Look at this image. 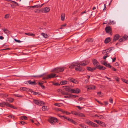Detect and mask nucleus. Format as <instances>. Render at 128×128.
Wrapping results in <instances>:
<instances>
[{
	"mask_svg": "<svg viewBox=\"0 0 128 128\" xmlns=\"http://www.w3.org/2000/svg\"><path fill=\"white\" fill-rule=\"evenodd\" d=\"M64 70V68H57L54 69L52 72L58 73L59 72H63Z\"/></svg>",
	"mask_w": 128,
	"mask_h": 128,
	"instance_id": "nucleus-1",
	"label": "nucleus"
},
{
	"mask_svg": "<svg viewBox=\"0 0 128 128\" xmlns=\"http://www.w3.org/2000/svg\"><path fill=\"white\" fill-rule=\"evenodd\" d=\"M72 114L76 116L82 117H85V116L83 114L79 112L78 113L76 112L72 111L71 112Z\"/></svg>",
	"mask_w": 128,
	"mask_h": 128,
	"instance_id": "nucleus-2",
	"label": "nucleus"
},
{
	"mask_svg": "<svg viewBox=\"0 0 128 128\" xmlns=\"http://www.w3.org/2000/svg\"><path fill=\"white\" fill-rule=\"evenodd\" d=\"M49 122L52 124L54 125L55 123L57 122L58 120V119L54 117H52L50 118L49 120Z\"/></svg>",
	"mask_w": 128,
	"mask_h": 128,
	"instance_id": "nucleus-3",
	"label": "nucleus"
},
{
	"mask_svg": "<svg viewBox=\"0 0 128 128\" xmlns=\"http://www.w3.org/2000/svg\"><path fill=\"white\" fill-rule=\"evenodd\" d=\"M34 102L35 104L40 106H42L45 104L43 102L36 100H34Z\"/></svg>",
	"mask_w": 128,
	"mask_h": 128,
	"instance_id": "nucleus-4",
	"label": "nucleus"
},
{
	"mask_svg": "<svg viewBox=\"0 0 128 128\" xmlns=\"http://www.w3.org/2000/svg\"><path fill=\"white\" fill-rule=\"evenodd\" d=\"M90 62V61L88 60H87L86 61H83L82 62L80 63L81 66H86Z\"/></svg>",
	"mask_w": 128,
	"mask_h": 128,
	"instance_id": "nucleus-5",
	"label": "nucleus"
},
{
	"mask_svg": "<svg viewBox=\"0 0 128 128\" xmlns=\"http://www.w3.org/2000/svg\"><path fill=\"white\" fill-rule=\"evenodd\" d=\"M63 88L66 91L71 93L72 89L69 86H63Z\"/></svg>",
	"mask_w": 128,
	"mask_h": 128,
	"instance_id": "nucleus-6",
	"label": "nucleus"
},
{
	"mask_svg": "<svg viewBox=\"0 0 128 128\" xmlns=\"http://www.w3.org/2000/svg\"><path fill=\"white\" fill-rule=\"evenodd\" d=\"M48 79L50 78H56L58 77V76H56V74H51L47 76Z\"/></svg>",
	"mask_w": 128,
	"mask_h": 128,
	"instance_id": "nucleus-7",
	"label": "nucleus"
},
{
	"mask_svg": "<svg viewBox=\"0 0 128 128\" xmlns=\"http://www.w3.org/2000/svg\"><path fill=\"white\" fill-rule=\"evenodd\" d=\"M92 62L94 66L95 67V68H96V69L99 65V63L95 59L93 60Z\"/></svg>",
	"mask_w": 128,
	"mask_h": 128,
	"instance_id": "nucleus-8",
	"label": "nucleus"
},
{
	"mask_svg": "<svg viewBox=\"0 0 128 128\" xmlns=\"http://www.w3.org/2000/svg\"><path fill=\"white\" fill-rule=\"evenodd\" d=\"M80 92V90L78 88H76V90L72 89V90L71 93L78 94Z\"/></svg>",
	"mask_w": 128,
	"mask_h": 128,
	"instance_id": "nucleus-9",
	"label": "nucleus"
},
{
	"mask_svg": "<svg viewBox=\"0 0 128 128\" xmlns=\"http://www.w3.org/2000/svg\"><path fill=\"white\" fill-rule=\"evenodd\" d=\"M68 80L70 82L73 83L74 84H78V81L72 78H69Z\"/></svg>",
	"mask_w": 128,
	"mask_h": 128,
	"instance_id": "nucleus-10",
	"label": "nucleus"
},
{
	"mask_svg": "<svg viewBox=\"0 0 128 128\" xmlns=\"http://www.w3.org/2000/svg\"><path fill=\"white\" fill-rule=\"evenodd\" d=\"M42 13H47L50 12V8H41Z\"/></svg>",
	"mask_w": 128,
	"mask_h": 128,
	"instance_id": "nucleus-11",
	"label": "nucleus"
},
{
	"mask_svg": "<svg viewBox=\"0 0 128 128\" xmlns=\"http://www.w3.org/2000/svg\"><path fill=\"white\" fill-rule=\"evenodd\" d=\"M120 36V35L118 34H117L115 35L114 36V38L113 39V42H115L116 41L118 40V39Z\"/></svg>",
	"mask_w": 128,
	"mask_h": 128,
	"instance_id": "nucleus-12",
	"label": "nucleus"
},
{
	"mask_svg": "<svg viewBox=\"0 0 128 128\" xmlns=\"http://www.w3.org/2000/svg\"><path fill=\"white\" fill-rule=\"evenodd\" d=\"M105 30L107 33H109L112 31V28L110 26L106 27L105 28Z\"/></svg>",
	"mask_w": 128,
	"mask_h": 128,
	"instance_id": "nucleus-13",
	"label": "nucleus"
},
{
	"mask_svg": "<svg viewBox=\"0 0 128 128\" xmlns=\"http://www.w3.org/2000/svg\"><path fill=\"white\" fill-rule=\"evenodd\" d=\"M87 70L89 71L93 72L94 70H96V68H92L90 67H88L87 68Z\"/></svg>",
	"mask_w": 128,
	"mask_h": 128,
	"instance_id": "nucleus-14",
	"label": "nucleus"
},
{
	"mask_svg": "<svg viewBox=\"0 0 128 128\" xmlns=\"http://www.w3.org/2000/svg\"><path fill=\"white\" fill-rule=\"evenodd\" d=\"M34 10L36 13H42L41 8H34Z\"/></svg>",
	"mask_w": 128,
	"mask_h": 128,
	"instance_id": "nucleus-15",
	"label": "nucleus"
},
{
	"mask_svg": "<svg viewBox=\"0 0 128 128\" xmlns=\"http://www.w3.org/2000/svg\"><path fill=\"white\" fill-rule=\"evenodd\" d=\"M21 90H23V91L28 92L29 91H30L31 89H30L28 88H20Z\"/></svg>",
	"mask_w": 128,
	"mask_h": 128,
	"instance_id": "nucleus-16",
	"label": "nucleus"
},
{
	"mask_svg": "<svg viewBox=\"0 0 128 128\" xmlns=\"http://www.w3.org/2000/svg\"><path fill=\"white\" fill-rule=\"evenodd\" d=\"M128 38V37H127L125 36V35H124V36L122 38H120V39L119 40V41L120 42H122L123 41L126 40H127V38Z\"/></svg>",
	"mask_w": 128,
	"mask_h": 128,
	"instance_id": "nucleus-17",
	"label": "nucleus"
},
{
	"mask_svg": "<svg viewBox=\"0 0 128 128\" xmlns=\"http://www.w3.org/2000/svg\"><path fill=\"white\" fill-rule=\"evenodd\" d=\"M67 120H68L71 123H72L75 124H76L77 123L75 122V121H74L73 120L69 118H67L66 117L65 118Z\"/></svg>",
	"mask_w": 128,
	"mask_h": 128,
	"instance_id": "nucleus-18",
	"label": "nucleus"
},
{
	"mask_svg": "<svg viewBox=\"0 0 128 128\" xmlns=\"http://www.w3.org/2000/svg\"><path fill=\"white\" fill-rule=\"evenodd\" d=\"M96 86H94L91 85L89 86L87 88L88 90H93L96 89Z\"/></svg>",
	"mask_w": 128,
	"mask_h": 128,
	"instance_id": "nucleus-19",
	"label": "nucleus"
},
{
	"mask_svg": "<svg viewBox=\"0 0 128 128\" xmlns=\"http://www.w3.org/2000/svg\"><path fill=\"white\" fill-rule=\"evenodd\" d=\"M103 64L106 67L109 68H110L112 67L110 64H108L106 62H104Z\"/></svg>",
	"mask_w": 128,
	"mask_h": 128,
	"instance_id": "nucleus-20",
	"label": "nucleus"
},
{
	"mask_svg": "<svg viewBox=\"0 0 128 128\" xmlns=\"http://www.w3.org/2000/svg\"><path fill=\"white\" fill-rule=\"evenodd\" d=\"M96 68H97L98 69H99L100 70H104L106 69V68L105 67H104L103 66H100L99 65L98 66V67Z\"/></svg>",
	"mask_w": 128,
	"mask_h": 128,
	"instance_id": "nucleus-21",
	"label": "nucleus"
},
{
	"mask_svg": "<svg viewBox=\"0 0 128 128\" xmlns=\"http://www.w3.org/2000/svg\"><path fill=\"white\" fill-rule=\"evenodd\" d=\"M10 3H11V4H12V5L14 6H19V5H18V4L17 2H16L14 1L10 0Z\"/></svg>",
	"mask_w": 128,
	"mask_h": 128,
	"instance_id": "nucleus-22",
	"label": "nucleus"
},
{
	"mask_svg": "<svg viewBox=\"0 0 128 128\" xmlns=\"http://www.w3.org/2000/svg\"><path fill=\"white\" fill-rule=\"evenodd\" d=\"M111 38H106L104 41V43L107 44L110 42L111 40Z\"/></svg>",
	"mask_w": 128,
	"mask_h": 128,
	"instance_id": "nucleus-23",
	"label": "nucleus"
},
{
	"mask_svg": "<svg viewBox=\"0 0 128 128\" xmlns=\"http://www.w3.org/2000/svg\"><path fill=\"white\" fill-rule=\"evenodd\" d=\"M5 33L6 34H10V32L8 29L4 28L2 29Z\"/></svg>",
	"mask_w": 128,
	"mask_h": 128,
	"instance_id": "nucleus-24",
	"label": "nucleus"
},
{
	"mask_svg": "<svg viewBox=\"0 0 128 128\" xmlns=\"http://www.w3.org/2000/svg\"><path fill=\"white\" fill-rule=\"evenodd\" d=\"M27 82H28L30 84L32 85H36L37 84L35 82H32L31 80L28 81Z\"/></svg>",
	"mask_w": 128,
	"mask_h": 128,
	"instance_id": "nucleus-25",
	"label": "nucleus"
},
{
	"mask_svg": "<svg viewBox=\"0 0 128 128\" xmlns=\"http://www.w3.org/2000/svg\"><path fill=\"white\" fill-rule=\"evenodd\" d=\"M112 50V49H111V48H109L108 49H107L105 50V51H104L103 52V54H105V53L109 54L110 52V51Z\"/></svg>",
	"mask_w": 128,
	"mask_h": 128,
	"instance_id": "nucleus-26",
	"label": "nucleus"
},
{
	"mask_svg": "<svg viewBox=\"0 0 128 128\" xmlns=\"http://www.w3.org/2000/svg\"><path fill=\"white\" fill-rule=\"evenodd\" d=\"M76 70L77 71L82 72L84 71L83 68H76Z\"/></svg>",
	"mask_w": 128,
	"mask_h": 128,
	"instance_id": "nucleus-27",
	"label": "nucleus"
},
{
	"mask_svg": "<svg viewBox=\"0 0 128 128\" xmlns=\"http://www.w3.org/2000/svg\"><path fill=\"white\" fill-rule=\"evenodd\" d=\"M44 4H43L41 5H36L32 7V8H41L42 7V6Z\"/></svg>",
	"mask_w": 128,
	"mask_h": 128,
	"instance_id": "nucleus-28",
	"label": "nucleus"
},
{
	"mask_svg": "<svg viewBox=\"0 0 128 128\" xmlns=\"http://www.w3.org/2000/svg\"><path fill=\"white\" fill-rule=\"evenodd\" d=\"M6 100L10 103H12L13 102L14 100L12 98H7Z\"/></svg>",
	"mask_w": 128,
	"mask_h": 128,
	"instance_id": "nucleus-29",
	"label": "nucleus"
},
{
	"mask_svg": "<svg viewBox=\"0 0 128 128\" xmlns=\"http://www.w3.org/2000/svg\"><path fill=\"white\" fill-rule=\"evenodd\" d=\"M0 95L4 98H6L8 96V95L6 94H0Z\"/></svg>",
	"mask_w": 128,
	"mask_h": 128,
	"instance_id": "nucleus-30",
	"label": "nucleus"
},
{
	"mask_svg": "<svg viewBox=\"0 0 128 128\" xmlns=\"http://www.w3.org/2000/svg\"><path fill=\"white\" fill-rule=\"evenodd\" d=\"M68 82L66 81H62L60 82V84L61 85H63L66 84Z\"/></svg>",
	"mask_w": 128,
	"mask_h": 128,
	"instance_id": "nucleus-31",
	"label": "nucleus"
},
{
	"mask_svg": "<svg viewBox=\"0 0 128 128\" xmlns=\"http://www.w3.org/2000/svg\"><path fill=\"white\" fill-rule=\"evenodd\" d=\"M74 64L75 67L77 66L78 67H80L81 66L80 64V63H79L78 62H76Z\"/></svg>",
	"mask_w": 128,
	"mask_h": 128,
	"instance_id": "nucleus-32",
	"label": "nucleus"
},
{
	"mask_svg": "<svg viewBox=\"0 0 128 128\" xmlns=\"http://www.w3.org/2000/svg\"><path fill=\"white\" fill-rule=\"evenodd\" d=\"M92 122L89 120H87L86 121V124H87L89 125L90 126H91L92 124Z\"/></svg>",
	"mask_w": 128,
	"mask_h": 128,
	"instance_id": "nucleus-33",
	"label": "nucleus"
},
{
	"mask_svg": "<svg viewBox=\"0 0 128 128\" xmlns=\"http://www.w3.org/2000/svg\"><path fill=\"white\" fill-rule=\"evenodd\" d=\"M55 110L57 111L61 112H65L64 111L59 108H56Z\"/></svg>",
	"mask_w": 128,
	"mask_h": 128,
	"instance_id": "nucleus-34",
	"label": "nucleus"
},
{
	"mask_svg": "<svg viewBox=\"0 0 128 128\" xmlns=\"http://www.w3.org/2000/svg\"><path fill=\"white\" fill-rule=\"evenodd\" d=\"M65 14H62L61 15V19L62 21H64V20Z\"/></svg>",
	"mask_w": 128,
	"mask_h": 128,
	"instance_id": "nucleus-35",
	"label": "nucleus"
},
{
	"mask_svg": "<svg viewBox=\"0 0 128 128\" xmlns=\"http://www.w3.org/2000/svg\"><path fill=\"white\" fill-rule=\"evenodd\" d=\"M93 40L92 38L88 39L86 40V42H93Z\"/></svg>",
	"mask_w": 128,
	"mask_h": 128,
	"instance_id": "nucleus-36",
	"label": "nucleus"
},
{
	"mask_svg": "<svg viewBox=\"0 0 128 128\" xmlns=\"http://www.w3.org/2000/svg\"><path fill=\"white\" fill-rule=\"evenodd\" d=\"M6 103L5 102H3L2 103H0V106L3 107L4 106Z\"/></svg>",
	"mask_w": 128,
	"mask_h": 128,
	"instance_id": "nucleus-37",
	"label": "nucleus"
},
{
	"mask_svg": "<svg viewBox=\"0 0 128 128\" xmlns=\"http://www.w3.org/2000/svg\"><path fill=\"white\" fill-rule=\"evenodd\" d=\"M20 118L22 120H27L28 118L26 116H22Z\"/></svg>",
	"mask_w": 128,
	"mask_h": 128,
	"instance_id": "nucleus-38",
	"label": "nucleus"
},
{
	"mask_svg": "<svg viewBox=\"0 0 128 128\" xmlns=\"http://www.w3.org/2000/svg\"><path fill=\"white\" fill-rule=\"evenodd\" d=\"M91 126H92L95 128H97L98 127V126L97 124L93 122H92V124Z\"/></svg>",
	"mask_w": 128,
	"mask_h": 128,
	"instance_id": "nucleus-39",
	"label": "nucleus"
},
{
	"mask_svg": "<svg viewBox=\"0 0 128 128\" xmlns=\"http://www.w3.org/2000/svg\"><path fill=\"white\" fill-rule=\"evenodd\" d=\"M99 125L104 127H106V125L104 123L102 122H100V123Z\"/></svg>",
	"mask_w": 128,
	"mask_h": 128,
	"instance_id": "nucleus-40",
	"label": "nucleus"
},
{
	"mask_svg": "<svg viewBox=\"0 0 128 128\" xmlns=\"http://www.w3.org/2000/svg\"><path fill=\"white\" fill-rule=\"evenodd\" d=\"M41 35L45 38H48V35H47V34H46L44 33H42Z\"/></svg>",
	"mask_w": 128,
	"mask_h": 128,
	"instance_id": "nucleus-41",
	"label": "nucleus"
},
{
	"mask_svg": "<svg viewBox=\"0 0 128 128\" xmlns=\"http://www.w3.org/2000/svg\"><path fill=\"white\" fill-rule=\"evenodd\" d=\"M47 106H43L42 107V110L43 111H45L46 110Z\"/></svg>",
	"mask_w": 128,
	"mask_h": 128,
	"instance_id": "nucleus-42",
	"label": "nucleus"
},
{
	"mask_svg": "<svg viewBox=\"0 0 128 128\" xmlns=\"http://www.w3.org/2000/svg\"><path fill=\"white\" fill-rule=\"evenodd\" d=\"M10 15L9 14H6L5 15L4 18L5 19H7L9 18L10 17Z\"/></svg>",
	"mask_w": 128,
	"mask_h": 128,
	"instance_id": "nucleus-43",
	"label": "nucleus"
},
{
	"mask_svg": "<svg viewBox=\"0 0 128 128\" xmlns=\"http://www.w3.org/2000/svg\"><path fill=\"white\" fill-rule=\"evenodd\" d=\"M69 96H64V98H71V95L70 94H69Z\"/></svg>",
	"mask_w": 128,
	"mask_h": 128,
	"instance_id": "nucleus-44",
	"label": "nucleus"
},
{
	"mask_svg": "<svg viewBox=\"0 0 128 128\" xmlns=\"http://www.w3.org/2000/svg\"><path fill=\"white\" fill-rule=\"evenodd\" d=\"M62 94L63 95H68V93H65L63 91L62 92Z\"/></svg>",
	"mask_w": 128,
	"mask_h": 128,
	"instance_id": "nucleus-45",
	"label": "nucleus"
},
{
	"mask_svg": "<svg viewBox=\"0 0 128 128\" xmlns=\"http://www.w3.org/2000/svg\"><path fill=\"white\" fill-rule=\"evenodd\" d=\"M109 102H110L111 103V104H112L113 103V100L112 99V98H110L109 100Z\"/></svg>",
	"mask_w": 128,
	"mask_h": 128,
	"instance_id": "nucleus-46",
	"label": "nucleus"
},
{
	"mask_svg": "<svg viewBox=\"0 0 128 128\" xmlns=\"http://www.w3.org/2000/svg\"><path fill=\"white\" fill-rule=\"evenodd\" d=\"M5 105H6V106H8L10 107V108H11V106H12V104H10L8 103H6V104H5Z\"/></svg>",
	"mask_w": 128,
	"mask_h": 128,
	"instance_id": "nucleus-47",
	"label": "nucleus"
},
{
	"mask_svg": "<svg viewBox=\"0 0 128 128\" xmlns=\"http://www.w3.org/2000/svg\"><path fill=\"white\" fill-rule=\"evenodd\" d=\"M75 67L74 64L70 66L69 68L71 69H73Z\"/></svg>",
	"mask_w": 128,
	"mask_h": 128,
	"instance_id": "nucleus-48",
	"label": "nucleus"
},
{
	"mask_svg": "<svg viewBox=\"0 0 128 128\" xmlns=\"http://www.w3.org/2000/svg\"><path fill=\"white\" fill-rule=\"evenodd\" d=\"M15 96H17V97H20V98H22L23 97L22 96L20 95H18V94H16L15 95Z\"/></svg>",
	"mask_w": 128,
	"mask_h": 128,
	"instance_id": "nucleus-49",
	"label": "nucleus"
},
{
	"mask_svg": "<svg viewBox=\"0 0 128 128\" xmlns=\"http://www.w3.org/2000/svg\"><path fill=\"white\" fill-rule=\"evenodd\" d=\"M122 80L123 82H124L125 83H126L127 82V81L128 80H126L124 79H123L122 78Z\"/></svg>",
	"mask_w": 128,
	"mask_h": 128,
	"instance_id": "nucleus-50",
	"label": "nucleus"
},
{
	"mask_svg": "<svg viewBox=\"0 0 128 128\" xmlns=\"http://www.w3.org/2000/svg\"><path fill=\"white\" fill-rule=\"evenodd\" d=\"M32 92L33 93V94L34 95L40 94L38 92Z\"/></svg>",
	"mask_w": 128,
	"mask_h": 128,
	"instance_id": "nucleus-51",
	"label": "nucleus"
},
{
	"mask_svg": "<svg viewBox=\"0 0 128 128\" xmlns=\"http://www.w3.org/2000/svg\"><path fill=\"white\" fill-rule=\"evenodd\" d=\"M94 122H96L97 124H100V121L98 120H94Z\"/></svg>",
	"mask_w": 128,
	"mask_h": 128,
	"instance_id": "nucleus-52",
	"label": "nucleus"
},
{
	"mask_svg": "<svg viewBox=\"0 0 128 128\" xmlns=\"http://www.w3.org/2000/svg\"><path fill=\"white\" fill-rule=\"evenodd\" d=\"M34 124H35L36 126H39L40 125V124L39 122H35Z\"/></svg>",
	"mask_w": 128,
	"mask_h": 128,
	"instance_id": "nucleus-53",
	"label": "nucleus"
},
{
	"mask_svg": "<svg viewBox=\"0 0 128 128\" xmlns=\"http://www.w3.org/2000/svg\"><path fill=\"white\" fill-rule=\"evenodd\" d=\"M80 126L82 128H86V126L85 125L82 124H80Z\"/></svg>",
	"mask_w": 128,
	"mask_h": 128,
	"instance_id": "nucleus-54",
	"label": "nucleus"
},
{
	"mask_svg": "<svg viewBox=\"0 0 128 128\" xmlns=\"http://www.w3.org/2000/svg\"><path fill=\"white\" fill-rule=\"evenodd\" d=\"M54 105L58 107H60V104L58 103L55 104H54Z\"/></svg>",
	"mask_w": 128,
	"mask_h": 128,
	"instance_id": "nucleus-55",
	"label": "nucleus"
},
{
	"mask_svg": "<svg viewBox=\"0 0 128 128\" xmlns=\"http://www.w3.org/2000/svg\"><path fill=\"white\" fill-rule=\"evenodd\" d=\"M43 76V75H40V76H34L33 77H40H40H42V76Z\"/></svg>",
	"mask_w": 128,
	"mask_h": 128,
	"instance_id": "nucleus-56",
	"label": "nucleus"
},
{
	"mask_svg": "<svg viewBox=\"0 0 128 128\" xmlns=\"http://www.w3.org/2000/svg\"><path fill=\"white\" fill-rule=\"evenodd\" d=\"M20 123L23 125H24L25 124H26L25 122H23V121H22L20 122Z\"/></svg>",
	"mask_w": 128,
	"mask_h": 128,
	"instance_id": "nucleus-57",
	"label": "nucleus"
},
{
	"mask_svg": "<svg viewBox=\"0 0 128 128\" xmlns=\"http://www.w3.org/2000/svg\"><path fill=\"white\" fill-rule=\"evenodd\" d=\"M111 58L112 60V62H115L116 59V58H115L113 59L112 58Z\"/></svg>",
	"mask_w": 128,
	"mask_h": 128,
	"instance_id": "nucleus-58",
	"label": "nucleus"
},
{
	"mask_svg": "<svg viewBox=\"0 0 128 128\" xmlns=\"http://www.w3.org/2000/svg\"><path fill=\"white\" fill-rule=\"evenodd\" d=\"M76 107L78 108L80 110H81L82 109V108H81L80 106H77Z\"/></svg>",
	"mask_w": 128,
	"mask_h": 128,
	"instance_id": "nucleus-59",
	"label": "nucleus"
},
{
	"mask_svg": "<svg viewBox=\"0 0 128 128\" xmlns=\"http://www.w3.org/2000/svg\"><path fill=\"white\" fill-rule=\"evenodd\" d=\"M57 91L58 92H61V93H62V92L63 91H62L61 89H59Z\"/></svg>",
	"mask_w": 128,
	"mask_h": 128,
	"instance_id": "nucleus-60",
	"label": "nucleus"
},
{
	"mask_svg": "<svg viewBox=\"0 0 128 128\" xmlns=\"http://www.w3.org/2000/svg\"><path fill=\"white\" fill-rule=\"evenodd\" d=\"M43 80H48V78L47 76L46 77H44L43 78Z\"/></svg>",
	"mask_w": 128,
	"mask_h": 128,
	"instance_id": "nucleus-61",
	"label": "nucleus"
},
{
	"mask_svg": "<svg viewBox=\"0 0 128 128\" xmlns=\"http://www.w3.org/2000/svg\"><path fill=\"white\" fill-rule=\"evenodd\" d=\"M104 104L105 105H108V102H104Z\"/></svg>",
	"mask_w": 128,
	"mask_h": 128,
	"instance_id": "nucleus-62",
	"label": "nucleus"
},
{
	"mask_svg": "<svg viewBox=\"0 0 128 128\" xmlns=\"http://www.w3.org/2000/svg\"><path fill=\"white\" fill-rule=\"evenodd\" d=\"M15 41H16V42H18V43H20L21 42V41L18 40H16V39H15Z\"/></svg>",
	"mask_w": 128,
	"mask_h": 128,
	"instance_id": "nucleus-63",
	"label": "nucleus"
},
{
	"mask_svg": "<svg viewBox=\"0 0 128 128\" xmlns=\"http://www.w3.org/2000/svg\"><path fill=\"white\" fill-rule=\"evenodd\" d=\"M35 36V35L34 34H30V36H31L33 37H34Z\"/></svg>",
	"mask_w": 128,
	"mask_h": 128,
	"instance_id": "nucleus-64",
	"label": "nucleus"
}]
</instances>
